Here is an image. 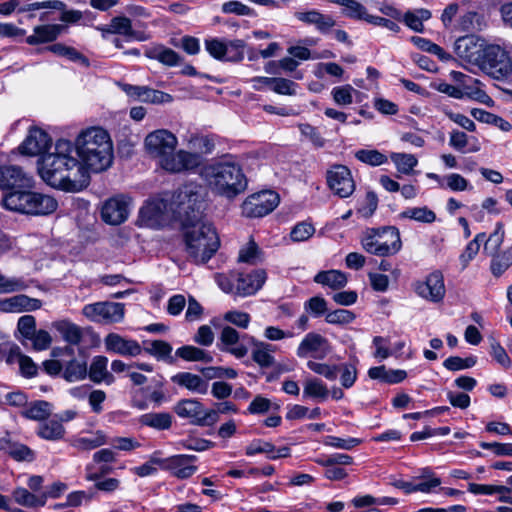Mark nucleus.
<instances>
[{
	"instance_id": "obj_1",
	"label": "nucleus",
	"mask_w": 512,
	"mask_h": 512,
	"mask_svg": "<svg viewBox=\"0 0 512 512\" xmlns=\"http://www.w3.org/2000/svg\"><path fill=\"white\" fill-rule=\"evenodd\" d=\"M75 155L70 140H57L54 151L39 159L38 172L41 179L47 185L66 192L83 190L89 184L90 174Z\"/></svg>"
},
{
	"instance_id": "obj_2",
	"label": "nucleus",
	"mask_w": 512,
	"mask_h": 512,
	"mask_svg": "<svg viewBox=\"0 0 512 512\" xmlns=\"http://www.w3.org/2000/svg\"><path fill=\"white\" fill-rule=\"evenodd\" d=\"M146 154L164 171L172 174L191 172L202 162L201 156L184 149L176 150L178 138L168 129H156L144 138Z\"/></svg>"
},
{
	"instance_id": "obj_3",
	"label": "nucleus",
	"mask_w": 512,
	"mask_h": 512,
	"mask_svg": "<svg viewBox=\"0 0 512 512\" xmlns=\"http://www.w3.org/2000/svg\"><path fill=\"white\" fill-rule=\"evenodd\" d=\"M80 163L90 173L107 169L113 159V146L110 136L101 127L82 130L72 142Z\"/></svg>"
},
{
	"instance_id": "obj_4",
	"label": "nucleus",
	"mask_w": 512,
	"mask_h": 512,
	"mask_svg": "<svg viewBox=\"0 0 512 512\" xmlns=\"http://www.w3.org/2000/svg\"><path fill=\"white\" fill-rule=\"evenodd\" d=\"M200 176L211 191L227 198H234L247 186L240 165L231 156L205 165Z\"/></svg>"
},
{
	"instance_id": "obj_5",
	"label": "nucleus",
	"mask_w": 512,
	"mask_h": 512,
	"mask_svg": "<svg viewBox=\"0 0 512 512\" xmlns=\"http://www.w3.org/2000/svg\"><path fill=\"white\" fill-rule=\"evenodd\" d=\"M1 204L6 210L31 216L50 215L58 208L53 196L32 191L31 188L4 193Z\"/></svg>"
},
{
	"instance_id": "obj_6",
	"label": "nucleus",
	"mask_w": 512,
	"mask_h": 512,
	"mask_svg": "<svg viewBox=\"0 0 512 512\" xmlns=\"http://www.w3.org/2000/svg\"><path fill=\"white\" fill-rule=\"evenodd\" d=\"M184 239L188 258L196 264L209 261L220 247V239L215 228L203 221L187 226Z\"/></svg>"
},
{
	"instance_id": "obj_7",
	"label": "nucleus",
	"mask_w": 512,
	"mask_h": 512,
	"mask_svg": "<svg viewBox=\"0 0 512 512\" xmlns=\"http://www.w3.org/2000/svg\"><path fill=\"white\" fill-rule=\"evenodd\" d=\"M364 250L376 256H390L400 251L402 242L394 226L367 229L361 240Z\"/></svg>"
},
{
	"instance_id": "obj_8",
	"label": "nucleus",
	"mask_w": 512,
	"mask_h": 512,
	"mask_svg": "<svg viewBox=\"0 0 512 512\" xmlns=\"http://www.w3.org/2000/svg\"><path fill=\"white\" fill-rule=\"evenodd\" d=\"M480 70L496 80H512V46L487 44Z\"/></svg>"
},
{
	"instance_id": "obj_9",
	"label": "nucleus",
	"mask_w": 512,
	"mask_h": 512,
	"mask_svg": "<svg viewBox=\"0 0 512 512\" xmlns=\"http://www.w3.org/2000/svg\"><path fill=\"white\" fill-rule=\"evenodd\" d=\"M203 188L196 183H188L180 187L172 196L170 210L189 221L196 218L195 212L199 213L203 206Z\"/></svg>"
},
{
	"instance_id": "obj_10",
	"label": "nucleus",
	"mask_w": 512,
	"mask_h": 512,
	"mask_svg": "<svg viewBox=\"0 0 512 512\" xmlns=\"http://www.w3.org/2000/svg\"><path fill=\"white\" fill-rule=\"evenodd\" d=\"M82 314L94 323L105 325L120 323L125 316V305L110 301L90 303L83 306Z\"/></svg>"
},
{
	"instance_id": "obj_11",
	"label": "nucleus",
	"mask_w": 512,
	"mask_h": 512,
	"mask_svg": "<svg viewBox=\"0 0 512 512\" xmlns=\"http://www.w3.org/2000/svg\"><path fill=\"white\" fill-rule=\"evenodd\" d=\"M204 44L206 51L216 60L239 62L244 58L245 42L243 40L208 38Z\"/></svg>"
},
{
	"instance_id": "obj_12",
	"label": "nucleus",
	"mask_w": 512,
	"mask_h": 512,
	"mask_svg": "<svg viewBox=\"0 0 512 512\" xmlns=\"http://www.w3.org/2000/svg\"><path fill=\"white\" fill-rule=\"evenodd\" d=\"M174 412L180 418L188 419L191 423L201 426H210L218 421L216 411L205 409L202 403L195 399L179 401L174 407Z\"/></svg>"
},
{
	"instance_id": "obj_13",
	"label": "nucleus",
	"mask_w": 512,
	"mask_h": 512,
	"mask_svg": "<svg viewBox=\"0 0 512 512\" xmlns=\"http://www.w3.org/2000/svg\"><path fill=\"white\" fill-rule=\"evenodd\" d=\"M279 195L271 190L254 193L242 204V213L249 218L264 217L271 213L279 204Z\"/></svg>"
},
{
	"instance_id": "obj_14",
	"label": "nucleus",
	"mask_w": 512,
	"mask_h": 512,
	"mask_svg": "<svg viewBox=\"0 0 512 512\" xmlns=\"http://www.w3.org/2000/svg\"><path fill=\"white\" fill-rule=\"evenodd\" d=\"M413 289L420 298L431 303H440L446 294L444 275L440 270H434L424 279L416 281Z\"/></svg>"
},
{
	"instance_id": "obj_15",
	"label": "nucleus",
	"mask_w": 512,
	"mask_h": 512,
	"mask_svg": "<svg viewBox=\"0 0 512 512\" xmlns=\"http://www.w3.org/2000/svg\"><path fill=\"white\" fill-rule=\"evenodd\" d=\"M328 188L340 198H348L355 191V181L350 169L342 164L332 165L326 172Z\"/></svg>"
},
{
	"instance_id": "obj_16",
	"label": "nucleus",
	"mask_w": 512,
	"mask_h": 512,
	"mask_svg": "<svg viewBox=\"0 0 512 512\" xmlns=\"http://www.w3.org/2000/svg\"><path fill=\"white\" fill-rule=\"evenodd\" d=\"M486 46L485 40L475 35H468L456 40L455 53L465 64L476 66L480 69Z\"/></svg>"
},
{
	"instance_id": "obj_17",
	"label": "nucleus",
	"mask_w": 512,
	"mask_h": 512,
	"mask_svg": "<svg viewBox=\"0 0 512 512\" xmlns=\"http://www.w3.org/2000/svg\"><path fill=\"white\" fill-rule=\"evenodd\" d=\"M170 204L161 198L148 200L140 209L137 224L140 227L159 229L167 221Z\"/></svg>"
},
{
	"instance_id": "obj_18",
	"label": "nucleus",
	"mask_w": 512,
	"mask_h": 512,
	"mask_svg": "<svg viewBox=\"0 0 512 512\" xmlns=\"http://www.w3.org/2000/svg\"><path fill=\"white\" fill-rule=\"evenodd\" d=\"M130 206V197L123 194L113 196L102 205L101 217L108 224L119 225L128 218Z\"/></svg>"
},
{
	"instance_id": "obj_19",
	"label": "nucleus",
	"mask_w": 512,
	"mask_h": 512,
	"mask_svg": "<svg viewBox=\"0 0 512 512\" xmlns=\"http://www.w3.org/2000/svg\"><path fill=\"white\" fill-rule=\"evenodd\" d=\"M121 90L134 101L143 103L161 105L171 103L173 101L172 95L153 89L149 86H140L123 83L119 85Z\"/></svg>"
},
{
	"instance_id": "obj_20",
	"label": "nucleus",
	"mask_w": 512,
	"mask_h": 512,
	"mask_svg": "<svg viewBox=\"0 0 512 512\" xmlns=\"http://www.w3.org/2000/svg\"><path fill=\"white\" fill-rule=\"evenodd\" d=\"M33 186V177L25 173L21 167L15 165L0 166V189L14 191L30 189Z\"/></svg>"
},
{
	"instance_id": "obj_21",
	"label": "nucleus",
	"mask_w": 512,
	"mask_h": 512,
	"mask_svg": "<svg viewBox=\"0 0 512 512\" xmlns=\"http://www.w3.org/2000/svg\"><path fill=\"white\" fill-rule=\"evenodd\" d=\"M195 455L179 454L168 458H163L162 469L169 471L178 479H187L197 471Z\"/></svg>"
},
{
	"instance_id": "obj_22",
	"label": "nucleus",
	"mask_w": 512,
	"mask_h": 512,
	"mask_svg": "<svg viewBox=\"0 0 512 512\" xmlns=\"http://www.w3.org/2000/svg\"><path fill=\"white\" fill-rule=\"evenodd\" d=\"M96 29L101 32V37L104 40H108L111 34L122 35L127 41L145 40V37L133 29L131 20L125 16L113 17L109 24L97 26Z\"/></svg>"
},
{
	"instance_id": "obj_23",
	"label": "nucleus",
	"mask_w": 512,
	"mask_h": 512,
	"mask_svg": "<svg viewBox=\"0 0 512 512\" xmlns=\"http://www.w3.org/2000/svg\"><path fill=\"white\" fill-rule=\"evenodd\" d=\"M52 139L44 130L32 127L28 135L19 145L18 150L22 155L36 156L45 152L51 146Z\"/></svg>"
},
{
	"instance_id": "obj_24",
	"label": "nucleus",
	"mask_w": 512,
	"mask_h": 512,
	"mask_svg": "<svg viewBox=\"0 0 512 512\" xmlns=\"http://www.w3.org/2000/svg\"><path fill=\"white\" fill-rule=\"evenodd\" d=\"M328 353L327 340L318 333L310 332L300 342L296 354L299 358L323 359Z\"/></svg>"
},
{
	"instance_id": "obj_25",
	"label": "nucleus",
	"mask_w": 512,
	"mask_h": 512,
	"mask_svg": "<svg viewBox=\"0 0 512 512\" xmlns=\"http://www.w3.org/2000/svg\"><path fill=\"white\" fill-rule=\"evenodd\" d=\"M236 277V295L250 296L262 288L266 281V272L264 270H255L250 273L237 272Z\"/></svg>"
},
{
	"instance_id": "obj_26",
	"label": "nucleus",
	"mask_w": 512,
	"mask_h": 512,
	"mask_svg": "<svg viewBox=\"0 0 512 512\" xmlns=\"http://www.w3.org/2000/svg\"><path fill=\"white\" fill-rule=\"evenodd\" d=\"M42 302L36 298H30L24 294L15 295L9 298L0 299V312L20 313L23 311H34L40 309Z\"/></svg>"
},
{
	"instance_id": "obj_27",
	"label": "nucleus",
	"mask_w": 512,
	"mask_h": 512,
	"mask_svg": "<svg viewBox=\"0 0 512 512\" xmlns=\"http://www.w3.org/2000/svg\"><path fill=\"white\" fill-rule=\"evenodd\" d=\"M104 343L108 351H112L123 356H137L142 352V348L137 341L125 339L116 333L108 334L105 337Z\"/></svg>"
},
{
	"instance_id": "obj_28",
	"label": "nucleus",
	"mask_w": 512,
	"mask_h": 512,
	"mask_svg": "<svg viewBox=\"0 0 512 512\" xmlns=\"http://www.w3.org/2000/svg\"><path fill=\"white\" fill-rule=\"evenodd\" d=\"M239 339L240 335L237 330L230 326L223 327L219 337L220 350L232 354L237 359L245 357L248 349L245 345L239 344Z\"/></svg>"
},
{
	"instance_id": "obj_29",
	"label": "nucleus",
	"mask_w": 512,
	"mask_h": 512,
	"mask_svg": "<svg viewBox=\"0 0 512 512\" xmlns=\"http://www.w3.org/2000/svg\"><path fill=\"white\" fill-rule=\"evenodd\" d=\"M252 344L251 357L252 360L258 364L261 368H271L275 364L274 353L277 347L273 344L259 341L254 337L250 338Z\"/></svg>"
},
{
	"instance_id": "obj_30",
	"label": "nucleus",
	"mask_w": 512,
	"mask_h": 512,
	"mask_svg": "<svg viewBox=\"0 0 512 512\" xmlns=\"http://www.w3.org/2000/svg\"><path fill=\"white\" fill-rule=\"evenodd\" d=\"M294 16L305 24L314 25L316 29L323 34L328 33L335 25V21L330 15L323 14L315 9L298 11L295 12Z\"/></svg>"
},
{
	"instance_id": "obj_31",
	"label": "nucleus",
	"mask_w": 512,
	"mask_h": 512,
	"mask_svg": "<svg viewBox=\"0 0 512 512\" xmlns=\"http://www.w3.org/2000/svg\"><path fill=\"white\" fill-rule=\"evenodd\" d=\"M171 381L192 393L204 395L208 392L209 383L203 377L191 372H179L171 377Z\"/></svg>"
},
{
	"instance_id": "obj_32",
	"label": "nucleus",
	"mask_w": 512,
	"mask_h": 512,
	"mask_svg": "<svg viewBox=\"0 0 512 512\" xmlns=\"http://www.w3.org/2000/svg\"><path fill=\"white\" fill-rule=\"evenodd\" d=\"M108 443L106 434L101 430L77 435L70 439V445L79 451H90Z\"/></svg>"
},
{
	"instance_id": "obj_33",
	"label": "nucleus",
	"mask_w": 512,
	"mask_h": 512,
	"mask_svg": "<svg viewBox=\"0 0 512 512\" xmlns=\"http://www.w3.org/2000/svg\"><path fill=\"white\" fill-rule=\"evenodd\" d=\"M290 452L291 451L289 447L284 446L281 448H276L270 442L262 440L253 441L246 447L245 451L246 455L248 456L264 453L267 455V458L271 460L289 457Z\"/></svg>"
},
{
	"instance_id": "obj_34",
	"label": "nucleus",
	"mask_w": 512,
	"mask_h": 512,
	"mask_svg": "<svg viewBox=\"0 0 512 512\" xmlns=\"http://www.w3.org/2000/svg\"><path fill=\"white\" fill-rule=\"evenodd\" d=\"M144 55L153 60H157L165 66L174 67L181 63V56L171 48L160 44H154L145 47Z\"/></svg>"
},
{
	"instance_id": "obj_35",
	"label": "nucleus",
	"mask_w": 512,
	"mask_h": 512,
	"mask_svg": "<svg viewBox=\"0 0 512 512\" xmlns=\"http://www.w3.org/2000/svg\"><path fill=\"white\" fill-rule=\"evenodd\" d=\"M63 26L59 24H47L36 26L33 34L26 38L29 45H37L40 43L52 42L62 32Z\"/></svg>"
},
{
	"instance_id": "obj_36",
	"label": "nucleus",
	"mask_w": 512,
	"mask_h": 512,
	"mask_svg": "<svg viewBox=\"0 0 512 512\" xmlns=\"http://www.w3.org/2000/svg\"><path fill=\"white\" fill-rule=\"evenodd\" d=\"M330 392L327 385L317 377H306L303 382V398L319 402L327 400Z\"/></svg>"
},
{
	"instance_id": "obj_37",
	"label": "nucleus",
	"mask_w": 512,
	"mask_h": 512,
	"mask_svg": "<svg viewBox=\"0 0 512 512\" xmlns=\"http://www.w3.org/2000/svg\"><path fill=\"white\" fill-rule=\"evenodd\" d=\"M368 375L373 380H379L387 384H397L407 377V372L402 369H387L382 365L371 367L368 370Z\"/></svg>"
},
{
	"instance_id": "obj_38",
	"label": "nucleus",
	"mask_w": 512,
	"mask_h": 512,
	"mask_svg": "<svg viewBox=\"0 0 512 512\" xmlns=\"http://www.w3.org/2000/svg\"><path fill=\"white\" fill-rule=\"evenodd\" d=\"M52 327L70 345H78L83 337L82 329L69 320H59L52 323Z\"/></svg>"
},
{
	"instance_id": "obj_39",
	"label": "nucleus",
	"mask_w": 512,
	"mask_h": 512,
	"mask_svg": "<svg viewBox=\"0 0 512 512\" xmlns=\"http://www.w3.org/2000/svg\"><path fill=\"white\" fill-rule=\"evenodd\" d=\"M347 276L340 270L320 271L314 276V282L322 286H327L332 290H338L346 286Z\"/></svg>"
},
{
	"instance_id": "obj_40",
	"label": "nucleus",
	"mask_w": 512,
	"mask_h": 512,
	"mask_svg": "<svg viewBox=\"0 0 512 512\" xmlns=\"http://www.w3.org/2000/svg\"><path fill=\"white\" fill-rule=\"evenodd\" d=\"M480 85L481 82L478 79H474L467 75V80H464L459 87L462 94H464V98L488 104L491 101V98L483 89L480 88Z\"/></svg>"
},
{
	"instance_id": "obj_41",
	"label": "nucleus",
	"mask_w": 512,
	"mask_h": 512,
	"mask_svg": "<svg viewBox=\"0 0 512 512\" xmlns=\"http://www.w3.org/2000/svg\"><path fill=\"white\" fill-rule=\"evenodd\" d=\"M108 359L105 356H96L89 369V377L95 383L105 382L111 384L114 377L107 371Z\"/></svg>"
},
{
	"instance_id": "obj_42",
	"label": "nucleus",
	"mask_w": 512,
	"mask_h": 512,
	"mask_svg": "<svg viewBox=\"0 0 512 512\" xmlns=\"http://www.w3.org/2000/svg\"><path fill=\"white\" fill-rule=\"evenodd\" d=\"M342 7L341 13L351 19L364 20L368 17L366 7L357 0H326Z\"/></svg>"
},
{
	"instance_id": "obj_43",
	"label": "nucleus",
	"mask_w": 512,
	"mask_h": 512,
	"mask_svg": "<svg viewBox=\"0 0 512 512\" xmlns=\"http://www.w3.org/2000/svg\"><path fill=\"white\" fill-rule=\"evenodd\" d=\"M138 422L156 430H166L172 425V416L167 412L146 413L139 417Z\"/></svg>"
},
{
	"instance_id": "obj_44",
	"label": "nucleus",
	"mask_w": 512,
	"mask_h": 512,
	"mask_svg": "<svg viewBox=\"0 0 512 512\" xmlns=\"http://www.w3.org/2000/svg\"><path fill=\"white\" fill-rule=\"evenodd\" d=\"M37 435L45 440L57 441L64 437L65 428L61 421L50 419L39 424Z\"/></svg>"
},
{
	"instance_id": "obj_45",
	"label": "nucleus",
	"mask_w": 512,
	"mask_h": 512,
	"mask_svg": "<svg viewBox=\"0 0 512 512\" xmlns=\"http://www.w3.org/2000/svg\"><path fill=\"white\" fill-rule=\"evenodd\" d=\"M400 219H409L416 222L431 224L436 220V214L427 206L422 207H408L399 213Z\"/></svg>"
},
{
	"instance_id": "obj_46",
	"label": "nucleus",
	"mask_w": 512,
	"mask_h": 512,
	"mask_svg": "<svg viewBox=\"0 0 512 512\" xmlns=\"http://www.w3.org/2000/svg\"><path fill=\"white\" fill-rule=\"evenodd\" d=\"M175 354L177 357L185 361H199L204 363L213 362V356L209 352L192 345H185L178 348Z\"/></svg>"
},
{
	"instance_id": "obj_47",
	"label": "nucleus",
	"mask_w": 512,
	"mask_h": 512,
	"mask_svg": "<svg viewBox=\"0 0 512 512\" xmlns=\"http://www.w3.org/2000/svg\"><path fill=\"white\" fill-rule=\"evenodd\" d=\"M12 496L17 504L28 508L42 507L45 505V497H42L41 494L36 495L31 493L28 489L23 487L16 488Z\"/></svg>"
},
{
	"instance_id": "obj_48",
	"label": "nucleus",
	"mask_w": 512,
	"mask_h": 512,
	"mask_svg": "<svg viewBox=\"0 0 512 512\" xmlns=\"http://www.w3.org/2000/svg\"><path fill=\"white\" fill-rule=\"evenodd\" d=\"M264 259L263 251L259 248L257 243L250 239L240 250L238 260L242 263L255 265L262 262Z\"/></svg>"
},
{
	"instance_id": "obj_49",
	"label": "nucleus",
	"mask_w": 512,
	"mask_h": 512,
	"mask_svg": "<svg viewBox=\"0 0 512 512\" xmlns=\"http://www.w3.org/2000/svg\"><path fill=\"white\" fill-rule=\"evenodd\" d=\"M144 350L155 357L157 360L167 361L172 363V346L163 340H153L150 342H146Z\"/></svg>"
},
{
	"instance_id": "obj_50",
	"label": "nucleus",
	"mask_w": 512,
	"mask_h": 512,
	"mask_svg": "<svg viewBox=\"0 0 512 512\" xmlns=\"http://www.w3.org/2000/svg\"><path fill=\"white\" fill-rule=\"evenodd\" d=\"M63 378L68 382H76L85 379L87 376V364L76 359L70 360L63 369Z\"/></svg>"
},
{
	"instance_id": "obj_51",
	"label": "nucleus",
	"mask_w": 512,
	"mask_h": 512,
	"mask_svg": "<svg viewBox=\"0 0 512 512\" xmlns=\"http://www.w3.org/2000/svg\"><path fill=\"white\" fill-rule=\"evenodd\" d=\"M390 158L397 171L404 175H411L418 165V160L413 154L394 152L391 153Z\"/></svg>"
},
{
	"instance_id": "obj_52",
	"label": "nucleus",
	"mask_w": 512,
	"mask_h": 512,
	"mask_svg": "<svg viewBox=\"0 0 512 512\" xmlns=\"http://www.w3.org/2000/svg\"><path fill=\"white\" fill-rule=\"evenodd\" d=\"M431 18V12L427 9H417L408 11L403 16L405 24L415 32H422L424 29L423 22Z\"/></svg>"
},
{
	"instance_id": "obj_53",
	"label": "nucleus",
	"mask_w": 512,
	"mask_h": 512,
	"mask_svg": "<svg viewBox=\"0 0 512 512\" xmlns=\"http://www.w3.org/2000/svg\"><path fill=\"white\" fill-rule=\"evenodd\" d=\"M491 272L494 276H501L512 265V246L501 253L491 255Z\"/></svg>"
},
{
	"instance_id": "obj_54",
	"label": "nucleus",
	"mask_w": 512,
	"mask_h": 512,
	"mask_svg": "<svg viewBox=\"0 0 512 512\" xmlns=\"http://www.w3.org/2000/svg\"><path fill=\"white\" fill-rule=\"evenodd\" d=\"M504 235L505 232L503 224L501 222L496 223L494 232L490 234V236L487 239L485 238V240L483 241L485 242L484 253H486L489 256L498 253L503 243Z\"/></svg>"
},
{
	"instance_id": "obj_55",
	"label": "nucleus",
	"mask_w": 512,
	"mask_h": 512,
	"mask_svg": "<svg viewBox=\"0 0 512 512\" xmlns=\"http://www.w3.org/2000/svg\"><path fill=\"white\" fill-rule=\"evenodd\" d=\"M355 158L370 166H380L388 162V158L376 149H360L355 152Z\"/></svg>"
},
{
	"instance_id": "obj_56",
	"label": "nucleus",
	"mask_w": 512,
	"mask_h": 512,
	"mask_svg": "<svg viewBox=\"0 0 512 512\" xmlns=\"http://www.w3.org/2000/svg\"><path fill=\"white\" fill-rule=\"evenodd\" d=\"M28 288L27 282L21 277H9L0 273V294L21 292Z\"/></svg>"
},
{
	"instance_id": "obj_57",
	"label": "nucleus",
	"mask_w": 512,
	"mask_h": 512,
	"mask_svg": "<svg viewBox=\"0 0 512 512\" xmlns=\"http://www.w3.org/2000/svg\"><path fill=\"white\" fill-rule=\"evenodd\" d=\"M51 413V406L46 401H35L32 402L23 412L26 418L32 420H44Z\"/></svg>"
},
{
	"instance_id": "obj_58",
	"label": "nucleus",
	"mask_w": 512,
	"mask_h": 512,
	"mask_svg": "<svg viewBox=\"0 0 512 512\" xmlns=\"http://www.w3.org/2000/svg\"><path fill=\"white\" fill-rule=\"evenodd\" d=\"M485 240V233H479L475 236V238L470 241L462 254L459 257V260L463 266V268L467 267L471 260L475 258L480 250L481 243Z\"/></svg>"
},
{
	"instance_id": "obj_59",
	"label": "nucleus",
	"mask_w": 512,
	"mask_h": 512,
	"mask_svg": "<svg viewBox=\"0 0 512 512\" xmlns=\"http://www.w3.org/2000/svg\"><path fill=\"white\" fill-rule=\"evenodd\" d=\"M333 100L336 104L347 106L353 102V96L358 94V91L351 85H343L334 87L331 91Z\"/></svg>"
},
{
	"instance_id": "obj_60",
	"label": "nucleus",
	"mask_w": 512,
	"mask_h": 512,
	"mask_svg": "<svg viewBox=\"0 0 512 512\" xmlns=\"http://www.w3.org/2000/svg\"><path fill=\"white\" fill-rule=\"evenodd\" d=\"M7 451L9 455L16 461L31 462L35 459V453L28 446L21 443L9 444Z\"/></svg>"
},
{
	"instance_id": "obj_61",
	"label": "nucleus",
	"mask_w": 512,
	"mask_h": 512,
	"mask_svg": "<svg viewBox=\"0 0 512 512\" xmlns=\"http://www.w3.org/2000/svg\"><path fill=\"white\" fill-rule=\"evenodd\" d=\"M477 358L475 356H469L467 358H461L459 356L448 357L444 362L443 366L450 371H459L471 368L475 366Z\"/></svg>"
},
{
	"instance_id": "obj_62",
	"label": "nucleus",
	"mask_w": 512,
	"mask_h": 512,
	"mask_svg": "<svg viewBox=\"0 0 512 512\" xmlns=\"http://www.w3.org/2000/svg\"><path fill=\"white\" fill-rule=\"evenodd\" d=\"M163 462V458H160L158 457L157 453H154L149 461H147L146 463L140 465V466H137V467H133L131 469V471L138 475L139 477H146V476H150V475H153L156 473L157 471V466L160 467L162 469V463Z\"/></svg>"
},
{
	"instance_id": "obj_63",
	"label": "nucleus",
	"mask_w": 512,
	"mask_h": 512,
	"mask_svg": "<svg viewBox=\"0 0 512 512\" xmlns=\"http://www.w3.org/2000/svg\"><path fill=\"white\" fill-rule=\"evenodd\" d=\"M307 367L312 372L324 376L328 380H335L338 375V366L320 363L313 360L307 362Z\"/></svg>"
},
{
	"instance_id": "obj_64",
	"label": "nucleus",
	"mask_w": 512,
	"mask_h": 512,
	"mask_svg": "<svg viewBox=\"0 0 512 512\" xmlns=\"http://www.w3.org/2000/svg\"><path fill=\"white\" fill-rule=\"evenodd\" d=\"M188 144L191 148L197 150L199 156L201 154H210L214 150L215 144L208 136L193 135L188 140Z\"/></svg>"
}]
</instances>
